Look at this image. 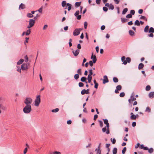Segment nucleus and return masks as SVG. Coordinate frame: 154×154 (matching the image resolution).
<instances>
[{"instance_id":"nucleus-24","label":"nucleus","mask_w":154,"mask_h":154,"mask_svg":"<svg viewBox=\"0 0 154 154\" xmlns=\"http://www.w3.org/2000/svg\"><path fill=\"white\" fill-rule=\"evenodd\" d=\"M108 8L109 9L113 10L114 8V6L112 4H110Z\"/></svg>"},{"instance_id":"nucleus-56","label":"nucleus","mask_w":154,"mask_h":154,"mask_svg":"<svg viewBox=\"0 0 154 154\" xmlns=\"http://www.w3.org/2000/svg\"><path fill=\"white\" fill-rule=\"evenodd\" d=\"M17 71L20 72V73L21 72V69H20V67L18 66H17Z\"/></svg>"},{"instance_id":"nucleus-20","label":"nucleus","mask_w":154,"mask_h":154,"mask_svg":"<svg viewBox=\"0 0 154 154\" xmlns=\"http://www.w3.org/2000/svg\"><path fill=\"white\" fill-rule=\"evenodd\" d=\"M31 32V31L30 29H28L25 32V35H29Z\"/></svg>"},{"instance_id":"nucleus-44","label":"nucleus","mask_w":154,"mask_h":154,"mask_svg":"<svg viewBox=\"0 0 154 154\" xmlns=\"http://www.w3.org/2000/svg\"><path fill=\"white\" fill-rule=\"evenodd\" d=\"M126 150V147H124L122 151V152L123 154H124Z\"/></svg>"},{"instance_id":"nucleus-62","label":"nucleus","mask_w":154,"mask_h":154,"mask_svg":"<svg viewBox=\"0 0 154 154\" xmlns=\"http://www.w3.org/2000/svg\"><path fill=\"white\" fill-rule=\"evenodd\" d=\"M148 36H149V37L152 38L153 37L154 35H153V33H151L150 34H149L148 35Z\"/></svg>"},{"instance_id":"nucleus-4","label":"nucleus","mask_w":154,"mask_h":154,"mask_svg":"<svg viewBox=\"0 0 154 154\" xmlns=\"http://www.w3.org/2000/svg\"><path fill=\"white\" fill-rule=\"evenodd\" d=\"M103 120L104 121V123L105 124H106V126L107 128V131L106 132V133L107 134H108L109 133V124L108 123V121L107 119H103Z\"/></svg>"},{"instance_id":"nucleus-52","label":"nucleus","mask_w":154,"mask_h":154,"mask_svg":"<svg viewBox=\"0 0 154 154\" xmlns=\"http://www.w3.org/2000/svg\"><path fill=\"white\" fill-rule=\"evenodd\" d=\"M103 10L104 11H105V12H106V11H108V9L107 8V7H103Z\"/></svg>"},{"instance_id":"nucleus-14","label":"nucleus","mask_w":154,"mask_h":154,"mask_svg":"<svg viewBox=\"0 0 154 154\" xmlns=\"http://www.w3.org/2000/svg\"><path fill=\"white\" fill-rule=\"evenodd\" d=\"M130 99H131L132 102L136 100V98L134 97V95L133 93H132Z\"/></svg>"},{"instance_id":"nucleus-10","label":"nucleus","mask_w":154,"mask_h":154,"mask_svg":"<svg viewBox=\"0 0 154 154\" xmlns=\"http://www.w3.org/2000/svg\"><path fill=\"white\" fill-rule=\"evenodd\" d=\"M80 52V50L79 49H77L75 51H72V52L73 53L74 55L75 56H77Z\"/></svg>"},{"instance_id":"nucleus-42","label":"nucleus","mask_w":154,"mask_h":154,"mask_svg":"<svg viewBox=\"0 0 154 154\" xmlns=\"http://www.w3.org/2000/svg\"><path fill=\"white\" fill-rule=\"evenodd\" d=\"M89 74L88 75V76H91V75L93 74L92 72V69H90L89 70Z\"/></svg>"},{"instance_id":"nucleus-28","label":"nucleus","mask_w":154,"mask_h":154,"mask_svg":"<svg viewBox=\"0 0 154 154\" xmlns=\"http://www.w3.org/2000/svg\"><path fill=\"white\" fill-rule=\"evenodd\" d=\"M128 19L124 18H121V21L122 23H124L127 22L128 20Z\"/></svg>"},{"instance_id":"nucleus-25","label":"nucleus","mask_w":154,"mask_h":154,"mask_svg":"<svg viewBox=\"0 0 154 154\" xmlns=\"http://www.w3.org/2000/svg\"><path fill=\"white\" fill-rule=\"evenodd\" d=\"M128 11V9L127 8H124L122 12V14H125Z\"/></svg>"},{"instance_id":"nucleus-53","label":"nucleus","mask_w":154,"mask_h":154,"mask_svg":"<svg viewBox=\"0 0 154 154\" xmlns=\"http://www.w3.org/2000/svg\"><path fill=\"white\" fill-rule=\"evenodd\" d=\"M84 85L83 83L82 82H79V86L80 87H83Z\"/></svg>"},{"instance_id":"nucleus-1","label":"nucleus","mask_w":154,"mask_h":154,"mask_svg":"<svg viewBox=\"0 0 154 154\" xmlns=\"http://www.w3.org/2000/svg\"><path fill=\"white\" fill-rule=\"evenodd\" d=\"M31 110V105H26L23 108V111L26 114L29 113Z\"/></svg>"},{"instance_id":"nucleus-38","label":"nucleus","mask_w":154,"mask_h":154,"mask_svg":"<svg viewBox=\"0 0 154 154\" xmlns=\"http://www.w3.org/2000/svg\"><path fill=\"white\" fill-rule=\"evenodd\" d=\"M79 77V74H76L74 76V79H78Z\"/></svg>"},{"instance_id":"nucleus-26","label":"nucleus","mask_w":154,"mask_h":154,"mask_svg":"<svg viewBox=\"0 0 154 154\" xmlns=\"http://www.w3.org/2000/svg\"><path fill=\"white\" fill-rule=\"evenodd\" d=\"M87 80V78L85 77H82L81 79V81L82 82H84L86 81Z\"/></svg>"},{"instance_id":"nucleus-11","label":"nucleus","mask_w":154,"mask_h":154,"mask_svg":"<svg viewBox=\"0 0 154 154\" xmlns=\"http://www.w3.org/2000/svg\"><path fill=\"white\" fill-rule=\"evenodd\" d=\"M125 57L124 56L122 57L121 58V60L123 62V64L124 65H126L127 64V62L125 60Z\"/></svg>"},{"instance_id":"nucleus-15","label":"nucleus","mask_w":154,"mask_h":154,"mask_svg":"<svg viewBox=\"0 0 154 154\" xmlns=\"http://www.w3.org/2000/svg\"><path fill=\"white\" fill-rule=\"evenodd\" d=\"M117 152V148L116 147H114L113 148V149L112 150V154H116Z\"/></svg>"},{"instance_id":"nucleus-19","label":"nucleus","mask_w":154,"mask_h":154,"mask_svg":"<svg viewBox=\"0 0 154 154\" xmlns=\"http://www.w3.org/2000/svg\"><path fill=\"white\" fill-rule=\"evenodd\" d=\"M144 67V65L142 63H140L138 66V69H142Z\"/></svg>"},{"instance_id":"nucleus-3","label":"nucleus","mask_w":154,"mask_h":154,"mask_svg":"<svg viewBox=\"0 0 154 154\" xmlns=\"http://www.w3.org/2000/svg\"><path fill=\"white\" fill-rule=\"evenodd\" d=\"M41 102L40 96L38 95L36 96V98L35 100V106H39Z\"/></svg>"},{"instance_id":"nucleus-55","label":"nucleus","mask_w":154,"mask_h":154,"mask_svg":"<svg viewBox=\"0 0 154 154\" xmlns=\"http://www.w3.org/2000/svg\"><path fill=\"white\" fill-rule=\"evenodd\" d=\"M146 112H150L151 111V109L149 107H147L146 108Z\"/></svg>"},{"instance_id":"nucleus-23","label":"nucleus","mask_w":154,"mask_h":154,"mask_svg":"<svg viewBox=\"0 0 154 154\" xmlns=\"http://www.w3.org/2000/svg\"><path fill=\"white\" fill-rule=\"evenodd\" d=\"M24 61V60L23 59H20L17 62V65H20Z\"/></svg>"},{"instance_id":"nucleus-30","label":"nucleus","mask_w":154,"mask_h":154,"mask_svg":"<svg viewBox=\"0 0 154 154\" xmlns=\"http://www.w3.org/2000/svg\"><path fill=\"white\" fill-rule=\"evenodd\" d=\"M92 79V77L91 76L88 75L87 79H88V83H90L91 82V81Z\"/></svg>"},{"instance_id":"nucleus-61","label":"nucleus","mask_w":154,"mask_h":154,"mask_svg":"<svg viewBox=\"0 0 154 154\" xmlns=\"http://www.w3.org/2000/svg\"><path fill=\"white\" fill-rule=\"evenodd\" d=\"M77 48L78 49H80L81 48V46L80 44H79L77 45Z\"/></svg>"},{"instance_id":"nucleus-48","label":"nucleus","mask_w":154,"mask_h":154,"mask_svg":"<svg viewBox=\"0 0 154 154\" xmlns=\"http://www.w3.org/2000/svg\"><path fill=\"white\" fill-rule=\"evenodd\" d=\"M125 95V94L124 92H122L120 94L119 96L121 97H123Z\"/></svg>"},{"instance_id":"nucleus-6","label":"nucleus","mask_w":154,"mask_h":154,"mask_svg":"<svg viewBox=\"0 0 154 154\" xmlns=\"http://www.w3.org/2000/svg\"><path fill=\"white\" fill-rule=\"evenodd\" d=\"M21 69L23 70H25L28 69L27 64L23 63L21 65Z\"/></svg>"},{"instance_id":"nucleus-9","label":"nucleus","mask_w":154,"mask_h":154,"mask_svg":"<svg viewBox=\"0 0 154 154\" xmlns=\"http://www.w3.org/2000/svg\"><path fill=\"white\" fill-rule=\"evenodd\" d=\"M91 58L92 59L93 63H95L97 61V58L95 55H93V54L92 53V56L91 57Z\"/></svg>"},{"instance_id":"nucleus-21","label":"nucleus","mask_w":154,"mask_h":154,"mask_svg":"<svg viewBox=\"0 0 154 154\" xmlns=\"http://www.w3.org/2000/svg\"><path fill=\"white\" fill-rule=\"evenodd\" d=\"M149 33H153L154 32V29L152 27H151L149 30Z\"/></svg>"},{"instance_id":"nucleus-36","label":"nucleus","mask_w":154,"mask_h":154,"mask_svg":"<svg viewBox=\"0 0 154 154\" xmlns=\"http://www.w3.org/2000/svg\"><path fill=\"white\" fill-rule=\"evenodd\" d=\"M59 110V109L58 108H56L55 109H52L51 112H58Z\"/></svg>"},{"instance_id":"nucleus-41","label":"nucleus","mask_w":154,"mask_h":154,"mask_svg":"<svg viewBox=\"0 0 154 154\" xmlns=\"http://www.w3.org/2000/svg\"><path fill=\"white\" fill-rule=\"evenodd\" d=\"M151 89V87L149 85H147L146 88V91H149Z\"/></svg>"},{"instance_id":"nucleus-8","label":"nucleus","mask_w":154,"mask_h":154,"mask_svg":"<svg viewBox=\"0 0 154 154\" xmlns=\"http://www.w3.org/2000/svg\"><path fill=\"white\" fill-rule=\"evenodd\" d=\"M35 22V20L33 19H30L29 20V24L32 26H34Z\"/></svg>"},{"instance_id":"nucleus-22","label":"nucleus","mask_w":154,"mask_h":154,"mask_svg":"<svg viewBox=\"0 0 154 154\" xmlns=\"http://www.w3.org/2000/svg\"><path fill=\"white\" fill-rule=\"evenodd\" d=\"M129 33L130 35L131 36H134V32L132 30H130L129 31Z\"/></svg>"},{"instance_id":"nucleus-47","label":"nucleus","mask_w":154,"mask_h":154,"mask_svg":"<svg viewBox=\"0 0 154 154\" xmlns=\"http://www.w3.org/2000/svg\"><path fill=\"white\" fill-rule=\"evenodd\" d=\"M110 140L111 141H112V143L113 144H115L116 142V140L115 138H113L112 140V139L111 138L110 139Z\"/></svg>"},{"instance_id":"nucleus-18","label":"nucleus","mask_w":154,"mask_h":154,"mask_svg":"<svg viewBox=\"0 0 154 154\" xmlns=\"http://www.w3.org/2000/svg\"><path fill=\"white\" fill-rule=\"evenodd\" d=\"M66 2L65 1H63L62 2L61 5L63 7H64L66 5Z\"/></svg>"},{"instance_id":"nucleus-5","label":"nucleus","mask_w":154,"mask_h":154,"mask_svg":"<svg viewBox=\"0 0 154 154\" xmlns=\"http://www.w3.org/2000/svg\"><path fill=\"white\" fill-rule=\"evenodd\" d=\"M81 28H76L75 29L73 32V35L74 36H77L79 34L80 32L82 30Z\"/></svg>"},{"instance_id":"nucleus-12","label":"nucleus","mask_w":154,"mask_h":154,"mask_svg":"<svg viewBox=\"0 0 154 154\" xmlns=\"http://www.w3.org/2000/svg\"><path fill=\"white\" fill-rule=\"evenodd\" d=\"M72 5L69 3H67L66 4V8H65V9L67 8V7L68 6V11H69L71 10V8Z\"/></svg>"},{"instance_id":"nucleus-51","label":"nucleus","mask_w":154,"mask_h":154,"mask_svg":"<svg viewBox=\"0 0 154 154\" xmlns=\"http://www.w3.org/2000/svg\"><path fill=\"white\" fill-rule=\"evenodd\" d=\"M79 11H77L74 14V15L75 17L79 15Z\"/></svg>"},{"instance_id":"nucleus-34","label":"nucleus","mask_w":154,"mask_h":154,"mask_svg":"<svg viewBox=\"0 0 154 154\" xmlns=\"http://www.w3.org/2000/svg\"><path fill=\"white\" fill-rule=\"evenodd\" d=\"M81 3V2H76L75 3V7H79L80 6Z\"/></svg>"},{"instance_id":"nucleus-33","label":"nucleus","mask_w":154,"mask_h":154,"mask_svg":"<svg viewBox=\"0 0 154 154\" xmlns=\"http://www.w3.org/2000/svg\"><path fill=\"white\" fill-rule=\"evenodd\" d=\"M113 81L115 83H117V82H118V79L116 77H113Z\"/></svg>"},{"instance_id":"nucleus-35","label":"nucleus","mask_w":154,"mask_h":154,"mask_svg":"<svg viewBox=\"0 0 154 154\" xmlns=\"http://www.w3.org/2000/svg\"><path fill=\"white\" fill-rule=\"evenodd\" d=\"M95 151H97V154H101V150L99 149H96Z\"/></svg>"},{"instance_id":"nucleus-60","label":"nucleus","mask_w":154,"mask_h":154,"mask_svg":"<svg viewBox=\"0 0 154 154\" xmlns=\"http://www.w3.org/2000/svg\"><path fill=\"white\" fill-rule=\"evenodd\" d=\"M28 58L27 57V55H26L25 57V61L26 62H27L28 61Z\"/></svg>"},{"instance_id":"nucleus-59","label":"nucleus","mask_w":154,"mask_h":154,"mask_svg":"<svg viewBox=\"0 0 154 154\" xmlns=\"http://www.w3.org/2000/svg\"><path fill=\"white\" fill-rule=\"evenodd\" d=\"M77 17V19L78 20H79L81 19V15H79L76 17Z\"/></svg>"},{"instance_id":"nucleus-31","label":"nucleus","mask_w":154,"mask_h":154,"mask_svg":"<svg viewBox=\"0 0 154 154\" xmlns=\"http://www.w3.org/2000/svg\"><path fill=\"white\" fill-rule=\"evenodd\" d=\"M134 24L137 26H139L140 25V24L139 20H137L135 21Z\"/></svg>"},{"instance_id":"nucleus-50","label":"nucleus","mask_w":154,"mask_h":154,"mask_svg":"<svg viewBox=\"0 0 154 154\" xmlns=\"http://www.w3.org/2000/svg\"><path fill=\"white\" fill-rule=\"evenodd\" d=\"M140 19L145 20H147V19L146 18L145 16L142 15L141 16V17H140Z\"/></svg>"},{"instance_id":"nucleus-27","label":"nucleus","mask_w":154,"mask_h":154,"mask_svg":"<svg viewBox=\"0 0 154 154\" xmlns=\"http://www.w3.org/2000/svg\"><path fill=\"white\" fill-rule=\"evenodd\" d=\"M148 152L149 153H152L153 152L154 149L153 148H151L149 149H148Z\"/></svg>"},{"instance_id":"nucleus-29","label":"nucleus","mask_w":154,"mask_h":154,"mask_svg":"<svg viewBox=\"0 0 154 154\" xmlns=\"http://www.w3.org/2000/svg\"><path fill=\"white\" fill-rule=\"evenodd\" d=\"M27 16L29 18H32L33 17V15L30 13H28L27 14Z\"/></svg>"},{"instance_id":"nucleus-40","label":"nucleus","mask_w":154,"mask_h":154,"mask_svg":"<svg viewBox=\"0 0 154 154\" xmlns=\"http://www.w3.org/2000/svg\"><path fill=\"white\" fill-rule=\"evenodd\" d=\"M43 8V6H42L38 11H38L39 12L42 13Z\"/></svg>"},{"instance_id":"nucleus-64","label":"nucleus","mask_w":154,"mask_h":154,"mask_svg":"<svg viewBox=\"0 0 154 154\" xmlns=\"http://www.w3.org/2000/svg\"><path fill=\"white\" fill-rule=\"evenodd\" d=\"M54 154H61V153L59 152L56 151L53 152Z\"/></svg>"},{"instance_id":"nucleus-16","label":"nucleus","mask_w":154,"mask_h":154,"mask_svg":"<svg viewBox=\"0 0 154 154\" xmlns=\"http://www.w3.org/2000/svg\"><path fill=\"white\" fill-rule=\"evenodd\" d=\"M149 26L148 25H147L145 27L144 29V32H147L149 31Z\"/></svg>"},{"instance_id":"nucleus-13","label":"nucleus","mask_w":154,"mask_h":154,"mask_svg":"<svg viewBox=\"0 0 154 154\" xmlns=\"http://www.w3.org/2000/svg\"><path fill=\"white\" fill-rule=\"evenodd\" d=\"M149 97L150 98H153L154 97V92H151L149 93Z\"/></svg>"},{"instance_id":"nucleus-63","label":"nucleus","mask_w":154,"mask_h":154,"mask_svg":"<svg viewBox=\"0 0 154 154\" xmlns=\"http://www.w3.org/2000/svg\"><path fill=\"white\" fill-rule=\"evenodd\" d=\"M27 147H26L25 148V149H24V152H23L24 154H26V152H27Z\"/></svg>"},{"instance_id":"nucleus-45","label":"nucleus","mask_w":154,"mask_h":154,"mask_svg":"<svg viewBox=\"0 0 154 154\" xmlns=\"http://www.w3.org/2000/svg\"><path fill=\"white\" fill-rule=\"evenodd\" d=\"M86 91L85 89H83L81 92V94L82 95H84L86 94Z\"/></svg>"},{"instance_id":"nucleus-17","label":"nucleus","mask_w":154,"mask_h":154,"mask_svg":"<svg viewBox=\"0 0 154 154\" xmlns=\"http://www.w3.org/2000/svg\"><path fill=\"white\" fill-rule=\"evenodd\" d=\"M21 8V9H23L25 8V5L23 3H21L20 5L19 8Z\"/></svg>"},{"instance_id":"nucleus-57","label":"nucleus","mask_w":154,"mask_h":154,"mask_svg":"<svg viewBox=\"0 0 154 154\" xmlns=\"http://www.w3.org/2000/svg\"><path fill=\"white\" fill-rule=\"evenodd\" d=\"M135 11L134 10H132L130 11V14L131 15H134L135 14Z\"/></svg>"},{"instance_id":"nucleus-43","label":"nucleus","mask_w":154,"mask_h":154,"mask_svg":"<svg viewBox=\"0 0 154 154\" xmlns=\"http://www.w3.org/2000/svg\"><path fill=\"white\" fill-rule=\"evenodd\" d=\"M126 17L127 18H130L132 17V15L131 14H128L126 16Z\"/></svg>"},{"instance_id":"nucleus-7","label":"nucleus","mask_w":154,"mask_h":154,"mask_svg":"<svg viewBox=\"0 0 154 154\" xmlns=\"http://www.w3.org/2000/svg\"><path fill=\"white\" fill-rule=\"evenodd\" d=\"M109 82V80L106 75H104L103 76V83L105 84Z\"/></svg>"},{"instance_id":"nucleus-2","label":"nucleus","mask_w":154,"mask_h":154,"mask_svg":"<svg viewBox=\"0 0 154 154\" xmlns=\"http://www.w3.org/2000/svg\"><path fill=\"white\" fill-rule=\"evenodd\" d=\"M32 102V100L31 97L26 98L24 103L26 105H31Z\"/></svg>"},{"instance_id":"nucleus-37","label":"nucleus","mask_w":154,"mask_h":154,"mask_svg":"<svg viewBox=\"0 0 154 154\" xmlns=\"http://www.w3.org/2000/svg\"><path fill=\"white\" fill-rule=\"evenodd\" d=\"M116 89L119 91H120L122 89V86L121 85H119L116 86Z\"/></svg>"},{"instance_id":"nucleus-49","label":"nucleus","mask_w":154,"mask_h":154,"mask_svg":"<svg viewBox=\"0 0 154 154\" xmlns=\"http://www.w3.org/2000/svg\"><path fill=\"white\" fill-rule=\"evenodd\" d=\"M84 27L85 29H86L87 28L88 26V23L87 22L85 21L84 22Z\"/></svg>"},{"instance_id":"nucleus-46","label":"nucleus","mask_w":154,"mask_h":154,"mask_svg":"<svg viewBox=\"0 0 154 154\" xmlns=\"http://www.w3.org/2000/svg\"><path fill=\"white\" fill-rule=\"evenodd\" d=\"M126 61L127 62V63L128 62V63H129L131 61V58L129 57H127L126 59Z\"/></svg>"},{"instance_id":"nucleus-32","label":"nucleus","mask_w":154,"mask_h":154,"mask_svg":"<svg viewBox=\"0 0 154 154\" xmlns=\"http://www.w3.org/2000/svg\"><path fill=\"white\" fill-rule=\"evenodd\" d=\"M136 118V116L135 115H132L130 117V118L131 119H135Z\"/></svg>"},{"instance_id":"nucleus-39","label":"nucleus","mask_w":154,"mask_h":154,"mask_svg":"<svg viewBox=\"0 0 154 154\" xmlns=\"http://www.w3.org/2000/svg\"><path fill=\"white\" fill-rule=\"evenodd\" d=\"M82 69H79L77 70V73L79 75H81L82 74V72L81 71Z\"/></svg>"},{"instance_id":"nucleus-58","label":"nucleus","mask_w":154,"mask_h":154,"mask_svg":"<svg viewBox=\"0 0 154 154\" xmlns=\"http://www.w3.org/2000/svg\"><path fill=\"white\" fill-rule=\"evenodd\" d=\"M99 122L100 125V127H102L103 126V122L102 121L100 120V121H99Z\"/></svg>"},{"instance_id":"nucleus-54","label":"nucleus","mask_w":154,"mask_h":154,"mask_svg":"<svg viewBox=\"0 0 154 154\" xmlns=\"http://www.w3.org/2000/svg\"><path fill=\"white\" fill-rule=\"evenodd\" d=\"M29 39V38L28 37H26L25 38V41L24 42V44L25 45H26V43L28 42Z\"/></svg>"}]
</instances>
